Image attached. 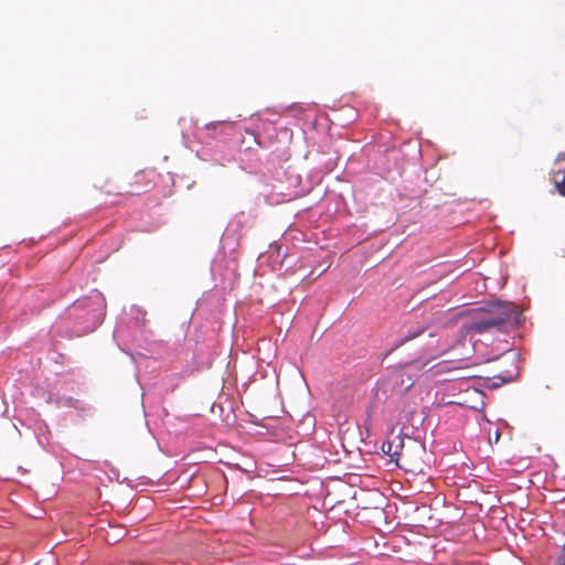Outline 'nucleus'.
Masks as SVG:
<instances>
[{"instance_id":"nucleus-8","label":"nucleus","mask_w":565,"mask_h":565,"mask_svg":"<svg viewBox=\"0 0 565 565\" xmlns=\"http://www.w3.org/2000/svg\"><path fill=\"white\" fill-rule=\"evenodd\" d=\"M120 332H121L120 327H116V329L114 331V337H118Z\"/></svg>"},{"instance_id":"nucleus-2","label":"nucleus","mask_w":565,"mask_h":565,"mask_svg":"<svg viewBox=\"0 0 565 565\" xmlns=\"http://www.w3.org/2000/svg\"><path fill=\"white\" fill-rule=\"evenodd\" d=\"M495 307L497 312L477 319L472 323L471 330L477 333H484L490 330H503L507 324L519 322L521 315L514 305L499 302Z\"/></svg>"},{"instance_id":"nucleus-5","label":"nucleus","mask_w":565,"mask_h":565,"mask_svg":"<svg viewBox=\"0 0 565 565\" xmlns=\"http://www.w3.org/2000/svg\"><path fill=\"white\" fill-rule=\"evenodd\" d=\"M207 130H215L217 128H221L223 132H227V130L233 128V122L231 121H213L210 124H206Z\"/></svg>"},{"instance_id":"nucleus-7","label":"nucleus","mask_w":565,"mask_h":565,"mask_svg":"<svg viewBox=\"0 0 565 565\" xmlns=\"http://www.w3.org/2000/svg\"><path fill=\"white\" fill-rule=\"evenodd\" d=\"M392 447H393L392 443L386 441V443H383V445H382V450H383V452H385L386 455H391Z\"/></svg>"},{"instance_id":"nucleus-9","label":"nucleus","mask_w":565,"mask_h":565,"mask_svg":"<svg viewBox=\"0 0 565 565\" xmlns=\"http://www.w3.org/2000/svg\"><path fill=\"white\" fill-rule=\"evenodd\" d=\"M498 439H499V433L497 431V434H495V440H498Z\"/></svg>"},{"instance_id":"nucleus-1","label":"nucleus","mask_w":565,"mask_h":565,"mask_svg":"<svg viewBox=\"0 0 565 565\" xmlns=\"http://www.w3.org/2000/svg\"><path fill=\"white\" fill-rule=\"evenodd\" d=\"M106 300L102 292L93 290L70 306L62 320L70 328L71 335L81 337L93 332L104 320Z\"/></svg>"},{"instance_id":"nucleus-3","label":"nucleus","mask_w":565,"mask_h":565,"mask_svg":"<svg viewBox=\"0 0 565 565\" xmlns=\"http://www.w3.org/2000/svg\"><path fill=\"white\" fill-rule=\"evenodd\" d=\"M423 330L422 329H417L416 331L414 332H408L407 334H405L404 337H402L401 339H398L397 341H395V343L393 344V347L387 350L386 352L384 353H381L379 355V360L381 362H384V360L396 349H398L399 347H402L403 344H405L407 341L418 337L419 334H422Z\"/></svg>"},{"instance_id":"nucleus-6","label":"nucleus","mask_w":565,"mask_h":565,"mask_svg":"<svg viewBox=\"0 0 565 565\" xmlns=\"http://www.w3.org/2000/svg\"><path fill=\"white\" fill-rule=\"evenodd\" d=\"M556 189L558 193L563 196H565V175H563V179L561 181L555 182Z\"/></svg>"},{"instance_id":"nucleus-4","label":"nucleus","mask_w":565,"mask_h":565,"mask_svg":"<svg viewBox=\"0 0 565 565\" xmlns=\"http://www.w3.org/2000/svg\"><path fill=\"white\" fill-rule=\"evenodd\" d=\"M128 315L135 319L136 324H138V326H140L145 322L146 311L138 306L132 305L130 307Z\"/></svg>"}]
</instances>
